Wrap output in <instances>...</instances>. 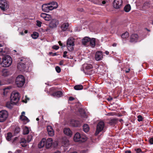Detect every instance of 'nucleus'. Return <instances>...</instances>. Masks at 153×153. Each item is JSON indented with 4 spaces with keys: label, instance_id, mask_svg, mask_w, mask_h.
Segmentation results:
<instances>
[{
    "label": "nucleus",
    "instance_id": "f257e3e1",
    "mask_svg": "<svg viewBox=\"0 0 153 153\" xmlns=\"http://www.w3.org/2000/svg\"><path fill=\"white\" fill-rule=\"evenodd\" d=\"M12 63V59L9 56H6L3 57L1 64L4 67H7L11 65Z\"/></svg>",
    "mask_w": 153,
    "mask_h": 153
},
{
    "label": "nucleus",
    "instance_id": "f03ea898",
    "mask_svg": "<svg viewBox=\"0 0 153 153\" xmlns=\"http://www.w3.org/2000/svg\"><path fill=\"white\" fill-rule=\"evenodd\" d=\"M32 138V136L31 135H29L28 136L27 140L24 138L16 137L13 140V142L16 143V141H19L20 143H29L31 141Z\"/></svg>",
    "mask_w": 153,
    "mask_h": 153
},
{
    "label": "nucleus",
    "instance_id": "7ed1b4c3",
    "mask_svg": "<svg viewBox=\"0 0 153 153\" xmlns=\"http://www.w3.org/2000/svg\"><path fill=\"white\" fill-rule=\"evenodd\" d=\"M20 96L19 93L17 92H13L10 97L11 102L14 104H16L19 100Z\"/></svg>",
    "mask_w": 153,
    "mask_h": 153
},
{
    "label": "nucleus",
    "instance_id": "20e7f679",
    "mask_svg": "<svg viewBox=\"0 0 153 153\" xmlns=\"http://www.w3.org/2000/svg\"><path fill=\"white\" fill-rule=\"evenodd\" d=\"M25 82L24 76L22 75L18 76L16 79V83L19 87H22Z\"/></svg>",
    "mask_w": 153,
    "mask_h": 153
},
{
    "label": "nucleus",
    "instance_id": "39448f33",
    "mask_svg": "<svg viewBox=\"0 0 153 153\" xmlns=\"http://www.w3.org/2000/svg\"><path fill=\"white\" fill-rule=\"evenodd\" d=\"M8 2L6 0H0V8L4 11L9 8Z\"/></svg>",
    "mask_w": 153,
    "mask_h": 153
},
{
    "label": "nucleus",
    "instance_id": "423d86ee",
    "mask_svg": "<svg viewBox=\"0 0 153 153\" xmlns=\"http://www.w3.org/2000/svg\"><path fill=\"white\" fill-rule=\"evenodd\" d=\"M8 115V112L5 110L0 111V122L4 121L7 119Z\"/></svg>",
    "mask_w": 153,
    "mask_h": 153
},
{
    "label": "nucleus",
    "instance_id": "0eeeda50",
    "mask_svg": "<svg viewBox=\"0 0 153 153\" xmlns=\"http://www.w3.org/2000/svg\"><path fill=\"white\" fill-rule=\"evenodd\" d=\"M27 60L25 59L21 60V62L19 63L17 65L18 69L21 71H24L26 68L25 61Z\"/></svg>",
    "mask_w": 153,
    "mask_h": 153
},
{
    "label": "nucleus",
    "instance_id": "6e6552de",
    "mask_svg": "<svg viewBox=\"0 0 153 153\" xmlns=\"http://www.w3.org/2000/svg\"><path fill=\"white\" fill-rule=\"evenodd\" d=\"M59 22L57 20L53 19L50 21L49 24V27L51 29H53L57 27L59 25Z\"/></svg>",
    "mask_w": 153,
    "mask_h": 153
},
{
    "label": "nucleus",
    "instance_id": "1a4fd4ad",
    "mask_svg": "<svg viewBox=\"0 0 153 153\" xmlns=\"http://www.w3.org/2000/svg\"><path fill=\"white\" fill-rule=\"evenodd\" d=\"M104 125V123L102 121H100L98 123L97 126L96 131L95 132L96 135H97L99 132L102 130Z\"/></svg>",
    "mask_w": 153,
    "mask_h": 153
},
{
    "label": "nucleus",
    "instance_id": "9d476101",
    "mask_svg": "<svg viewBox=\"0 0 153 153\" xmlns=\"http://www.w3.org/2000/svg\"><path fill=\"white\" fill-rule=\"evenodd\" d=\"M122 0H114L113 2V7L115 9H120L122 6Z\"/></svg>",
    "mask_w": 153,
    "mask_h": 153
},
{
    "label": "nucleus",
    "instance_id": "9b49d317",
    "mask_svg": "<svg viewBox=\"0 0 153 153\" xmlns=\"http://www.w3.org/2000/svg\"><path fill=\"white\" fill-rule=\"evenodd\" d=\"M103 54L101 51H98L96 52L95 54V59L97 61L101 60L103 58Z\"/></svg>",
    "mask_w": 153,
    "mask_h": 153
},
{
    "label": "nucleus",
    "instance_id": "f8f14e48",
    "mask_svg": "<svg viewBox=\"0 0 153 153\" xmlns=\"http://www.w3.org/2000/svg\"><path fill=\"white\" fill-rule=\"evenodd\" d=\"M70 124L74 127H79L81 125V122L78 120H72L71 121Z\"/></svg>",
    "mask_w": 153,
    "mask_h": 153
},
{
    "label": "nucleus",
    "instance_id": "ddd939ff",
    "mask_svg": "<svg viewBox=\"0 0 153 153\" xmlns=\"http://www.w3.org/2000/svg\"><path fill=\"white\" fill-rule=\"evenodd\" d=\"M62 94V92L61 91H58L54 92L51 95L54 97H61Z\"/></svg>",
    "mask_w": 153,
    "mask_h": 153
},
{
    "label": "nucleus",
    "instance_id": "4468645a",
    "mask_svg": "<svg viewBox=\"0 0 153 153\" xmlns=\"http://www.w3.org/2000/svg\"><path fill=\"white\" fill-rule=\"evenodd\" d=\"M90 38L88 37H85L82 39V43L84 45H87L89 44Z\"/></svg>",
    "mask_w": 153,
    "mask_h": 153
},
{
    "label": "nucleus",
    "instance_id": "2eb2a0df",
    "mask_svg": "<svg viewBox=\"0 0 153 153\" xmlns=\"http://www.w3.org/2000/svg\"><path fill=\"white\" fill-rule=\"evenodd\" d=\"M47 130L49 135L50 136H52L54 135V131L52 127L51 126H47Z\"/></svg>",
    "mask_w": 153,
    "mask_h": 153
},
{
    "label": "nucleus",
    "instance_id": "dca6fc26",
    "mask_svg": "<svg viewBox=\"0 0 153 153\" xmlns=\"http://www.w3.org/2000/svg\"><path fill=\"white\" fill-rule=\"evenodd\" d=\"M138 36L137 34H132L131 36L130 42H136L138 39Z\"/></svg>",
    "mask_w": 153,
    "mask_h": 153
},
{
    "label": "nucleus",
    "instance_id": "f3484780",
    "mask_svg": "<svg viewBox=\"0 0 153 153\" xmlns=\"http://www.w3.org/2000/svg\"><path fill=\"white\" fill-rule=\"evenodd\" d=\"M69 26L68 23H64L61 25L60 28L62 30L65 31L68 28Z\"/></svg>",
    "mask_w": 153,
    "mask_h": 153
},
{
    "label": "nucleus",
    "instance_id": "a211bd4d",
    "mask_svg": "<svg viewBox=\"0 0 153 153\" xmlns=\"http://www.w3.org/2000/svg\"><path fill=\"white\" fill-rule=\"evenodd\" d=\"M81 135L80 134L77 132L76 133L74 137V140L75 142H79L80 139Z\"/></svg>",
    "mask_w": 153,
    "mask_h": 153
},
{
    "label": "nucleus",
    "instance_id": "6ab92c4d",
    "mask_svg": "<svg viewBox=\"0 0 153 153\" xmlns=\"http://www.w3.org/2000/svg\"><path fill=\"white\" fill-rule=\"evenodd\" d=\"M74 39L72 37L69 38L67 42V45L69 46L74 45Z\"/></svg>",
    "mask_w": 153,
    "mask_h": 153
},
{
    "label": "nucleus",
    "instance_id": "aec40b11",
    "mask_svg": "<svg viewBox=\"0 0 153 153\" xmlns=\"http://www.w3.org/2000/svg\"><path fill=\"white\" fill-rule=\"evenodd\" d=\"M48 3L43 4L42 6V10L46 12H48L49 11V6Z\"/></svg>",
    "mask_w": 153,
    "mask_h": 153
},
{
    "label": "nucleus",
    "instance_id": "412c9836",
    "mask_svg": "<svg viewBox=\"0 0 153 153\" xmlns=\"http://www.w3.org/2000/svg\"><path fill=\"white\" fill-rule=\"evenodd\" d=\"M79 111L82 117L85 118H87V116L83 109L81 108H79Z\"/></svg>",
    "mask_w": 153,
    "mask_h": 153
},
{
    "label": "nucleus",
    "instance_id": "4be33fe9",
    "mask_svg": "<svg viewBox=\"0 0 153 153\" xmlns=\"http://www.w3.org/2000/svg\"><path fill=\"white\" fill-rule=\"evenodd\" d=\"M64 134L68 136H71L72 132L69 128H65L63 131Z\"/></svg>",
    "mask_w": 153,
    "mask_h": 153
},
{
    "label": "nucleus",
    "instance_id": "5701e85b",
    "mask_svg": "<svg viewBox=\"0 0 153 153\" xmlns=\"http://www.w3.org/2000/svg\"><path fill=\"white\" fill-rule=\"evenodd\" d=\"M105 0H94V4H97L101 5V2L102 4H105L106 3Z\"/></svg>",
    "mask_w": 153,
    "mask_h": 153
},
{
    "label": "nucleus",
    "instance_id": "b1692460",
    "mask_svg": "<svg viewBox=\"0 0 153 153\" xmlns=\"http://www.w3.org/2000/svg\"><path fill=\"white\" fill-rule=\"evenodd\" d=\"M151 6V3L150 1H147L144 3L143 7L144 9H146L149 8Z\"/></svg>",
    "mask_w": 153,
    "mask_h": 153
},
{
    "label": "nucleus",
    "instance_id": "393cba45",
    "mask_svg": "<svg viewBox=\"0 0 153 153\" xmlns=\"http://www.w3.org/2000/svg\"><path fill=\"white\" fill-rule=\"evenodd\" d=\"M10 74L9 71L7 69H3L2 71V75L4 76L9 75Z\"/></svg>",
    "mask_w": 153,
    "mask_h": 153
},
{
    "label": "nucleus",
    "instance_id": "a878e982",
    "mask_svg": "<svg viewBox=\"0 0 153 153\" xmlns=\"http://www.w3.org/2000/svg\"><path fill=\"white\" fill-rule=\"evenodd\" d=\"M95 39L94 38H92V39L90 38V40L89 41L90 45L92 48H94L95 45Z\"/></svg>",
    "mask_w": 153,
    "mask_h": 153
},
{
    "label": "nucleus",
    "instance_id": "bb28decb",
    "mask_svg": "<svg viewBox=\"0 0 153 153\" xmlns=\"http://www.w3.org/2000/svg\"><path fill=\"white\" fill-rule=\"evenodd\" d=\"M118 121V119L113 118L111 119L109 122V124L111 125H113L116 124Z\"/></svg>",
    "mask_w": 153,
    "mask_h": 153
},
{
    "label": "nucleus",
    "instance_id": "cd10ccee",
    "mask_svg": "<svg viewBox=\"0 0 153 153\" xmlns=\"http://www.w3.org/2000/svg\"><path fill=\"white\" fill-rule=\"evenodd\" d=\"M83 127V130L85 132H87L89 130V127L88 125L85 124Z\"/></svg>",
    "mask_w": 153,
    "mask_h": 153
},
{
    "label": "nucleus",
    "instance_id": "c85d7f7f",
    "mask_svg": "<svg viewBox=\"0 0 153 153\" xmlns=\"http://www.w3.org/2000/svg\"><path fill=\"white\" fill-rule=\"evenodd\" d=\"M20 119L24 121L28 122L29 121V120L28 118L25 116L21 115L20 116Z\"/></svg>",
    "mask_w": 153,
    "mask_h": 153
},
{
    "label": "nucleus",
    "instance_id": "c756f323",
    "mask_svg": "<svg viewBox=\"0 0 153 153\" xmlns=\"http://www.w3.org/2000/svg\"><path fill=\"white\" fill-rule=\"evenodd\" d=\"M13 105H16V104H14L13 103H12V102H11V101L10 102H7L6 106L9 109H11L13 107Z\"/></svg>",
    "mask_w": 153,
    "mask_h": 153
},
{
    "label": "nucleus",
    "instance_id": "7c9ffc66",
    "mask_svg": "<svg viewBox=\"0 0 153 153\" xmlns=\"http://www.w3.org/2000/svg\"><path fill=\"white\" fill-rule=\"evenodd\" d=\"M83 88V86L81 85H76L74 87V89L76 90H81Z\"/></svg>",
    "mask_w": 153,
    "mask_h": 153
},
{
    "label": "nucleus",
    "instance_id": "2f4dec72",
    "mask_svg": "<svg viewBox=\"0 0 153 153\" xmlns=\"http://www.w3.org/2000/svg\"><path fill=\"white\" fill-rule=\"evenodd\" d=\"M124 10L126 12H128L131 9V7L129 4L126 5L124 8Z\"/></svg>",
    "mask_w": 153,
    "mask_h": 153
},
{
    "label": "nucleus",
    "instance_id": "473e14b6",
    "mask_svg": "<svg viewBox=\"0 0 153 153\" xmlns=\"http://www.w3.org/2000/svg\"><path fill=\"white\" fill-rule=\"evenodd\" d=\"M87 140V137L85 136H81L79 142L83 143Z\"/></svg>",
    "mask_w": 153,
    "mask_h": 153
},
{
    "label": "nucleus",
    "instance_id": "72a5a7b5",
    "mask_svg": "<svg viewBox=\"0 0 153 153\" xmlns=\"http://www.w3.org/2000/svg\"><path fill=\"white\" fill-rule=\"evenodd\" d=\"M128 33L126 32L122 35L121 37L123 39H126L128 37Z\"/></svg>",
    "mask_w": 153,
    "mask_h": 153
},
{
    "label": "nucleus",
    "instance_id": "f704fd0d",
    "mask_svg": "<svg viewBox=\"0 0 153 153\" xmlns=\"http://www.w3.org/2000/svg\"><path fill=\"white\" fill-rule=\"evenodd\" d=\"M48 5H52L55 8H57L58 7V4L57 2H56L52 1L50 3H48Z\"/></svg>",
    "mask_w": 153,
    "mask_h": 153
},
{
    "label": "nucleus",
    "instance_id": "c9c22d12",
    "mask_svg": "<svg viewBox=\"0 0 153 153\" xmlns=\"http://www.w3.org/2000/svg\"><path fill=\"white\" fill-rule=\"evenodd\" d=\"M29 131L28 128L25 126L23 130V134H27L29 133Z\"/></svg>",
    "mask_w": 153,
    "mask_h": 153
},
{
    "label": "nucleus",
    "instance_id": "e433bc0d",
    "mask_svg": "<svg viewBox=\"0 0 153 153\" xmlns=\"http://www.w3.org/2000/svg\"><path fill=\"white\" fill-rule=\"evenodd\" d=\"M39 34L36 32H34L31 35L32 37L34 39H36L38 36Z\"/></svg>",
    "mask_w": 153,
    "mask_h": 153
},
{
    "label": "nucleus",
    "instance_id": "4c0bfd02",
    "mask_svg": "<svg viewBox=\"0 0 153 153\" xmlns=\"http://www.w3.org/2000/svg\"><path fill=\"white\" fill-rule=\"evenodd\" d=\"M62 142L63 143H69V140L66 137H64L62 139Z\"/></svg>",
    "mask_w": 153,
    "mask_h": 153
},
{
    "label": "nucleus",
    "instance_id": "58836bf2",
    "mask_svg": "<svg viewBox=\"0 0 153 153\" xmlns=\"http://www.w3.org/2000/svg\"><path fill=\"white\" fill-rule=\"evenodd\" d=\"M93 66L91 64H87L85 66V68L87 70H89L93 68Z\"/></svg>",
    "mask_w": 153,
    "mask_h": 153
},
{
    "label": "nucleus",
    "instance_id": "ea45409f",
    "mask_svg": "<svg viewBox=\"0 0 153 153\" xmlns=\"http://www.w3.org/2000/svg\"><path fill=\"white\" fill-rule=\"evenodd\" d=\"M74 46V45L69 46L67 45V47L68 50L70 51H73L74 49V48L73 47V46Z\"/></svg>",
    "mask_w": 153,
    "mask_h": 153
},
{
    "label": "nucleus",
    "instance_id": "a19ab883",
    "mask_svg": "<svg viewBox=\"0 0 153 153\" xmlns=\"http://www.w3.org/2000/svg\"><path fill=\"white\" fill-rule=\"evenodd\" d=\"M12 137V134L10 132H9L7 134V136L6 139L8 140H10L11 138Z\"/></svg>",
    "mask_w": 153,
    "mask_h": 153
},
{
    "label": "nucleus",
    "instance_id": "79ce46f5",
    "mask_svg": "<svg viewBox=\"0 0 153 153\" xmlns=\"http://www.w3.org/2000/svg\"><path fill=\"white\" fill-rule=\"evenodd\" d=\"M52 19L51 16L50 15L47 14L45 20L47 21H50Z\"/></svg>",
    "mask_w": 153,
    "mask_h": 153
},
{
    "label": "nucleus",
    "instance_id": "37998d69",
    "mask_svg": "<svg viewBox=\"0 0 153 153\" xmlns=\"http://www.w3.org/2000/svg\"><path fill=\"white\" fill-rule=\"evenodd\" d=\"M20 128L18 127H16L15 129L14 132L15 134H18L20 131Z\"/></svg>",
    "mask_w": 153,
    "mask_h": 153
},
{
    "label": "nucleus",
    "instance_id": "c03bdc74",
    "mask_svg": "<svg viewBox=\"0 0 153 153\" xmlns=\"http://www.w3.org/2000/svg\"><path fill=\"white\" fill-rule=\"evenodd\" d=\"M53 140L51 138H49L46 140V143H53Z\"/></svg>",
    "mask_w": 153,
    "mask_h": 153
},
{
    "label": "nucleus",
    "instance_id": "a18cd8bd",
    "mask_svg": "<svg viewBox=\"0 0 153 153\" xmlns=\"http://www.w3.org/2000/svg\"><path fill=\"white\" fill-rule=\"evenodd\" d=\"M135 151L137 153H143V152L140 148L135 149Z\"/></svg>",
    "mask_w": 153,
    "mask_h": 153
},
{
    "label": "nucleus",
    "instance_id": "49530a36",
    "mask_svg": "<svg viewBox=\"0 0 153 153\" xmlns=\"http://www.w3.org/2000/svg\"><path fill=\"white\" fill-rule=\"evenodd\" d=\"M47 15V14L45 13H42L40 15V16L45 19Z\"/></svg>",
    "mask_w": 153,
    "mask_h": 153
},
{
    "label": "nucleus",
    "instance_id": "de8ad7c7",
    "mask_svg": "<svg viewBox=\"0 0 153 153\" xmlns=\"http://www.w3.org/2000/svg\"><path fill=\"white\" fill-rule=\"evenodd\" d=\"M138 121L139 122L142 121L143 117L141 115H139L137 116Z\"/></svg>",
    "mask_w": 153,
    "mask_h": 153
},
{
    "label": "nucleus",
    "instance_id": "09e8293b",
    "mask_svg": "<svg viewBox=\"0 0 153 153\" xmlns=\"http://www.w3.org/2000/svg\"><path fill=\"white\" fill-rule=\"evenodd\" d=\"M55 69L56 70V71H57V72L59 73L61 71V68H60L59 66H56L55 68Z\"/></svg>",
    "mask_w": 153,
    "mask_h": 153
},
{
    "label": "nucleus",
    "instance_id": "8fccbe9b",
    "mask_svg": "<svg viewBox=\"0 0 153 153\" xmlns=\"http://www.w3.org/2000/svg\"><path fill=\"white\" fill-rule=\"evenodd\" d=\"M36 23H37L36 25L38 26L39 27H41L42 23L41 22H40L38 20H37V21H36Z\"/></svg>",
    "mask_w": 153,
    "mask_h": 153
},
{
    "label": "nucleus",
    "instance_id": "3c124183",
    "mask_svg": "<svg viewBox=\"0 0 153 153\" xmlns=\"http://www.w3.org/2000/svg\"><path fill=\"white\" fill-rule=\"evenodd\" d=\"M45 147L47 149H48L50 148L52 146L53 144H45Z\"/></svg>",
    "mask_w": 153,
    "mask_h": 153
},
{
    "label": "nucleus",
    "instance_id": "603ef678",
    "mask_svg": "<svg viewBox=\"0 0 153 153\" xmlns=\"http://www.w3.org/2000/svg\"><path fill=\"white\" fill-rule=\"evenodd\" d=\"M45 142L46 143V140L45 138H43L41 140L39 143H44Z\"/></svg>",
    "mask_w": 153,
    "mask_h": 153
},
{
    "label": "nucleus",
    "instance_id": "864d4df0",
    "mask_svg": "<svg viewBox=\"0 0 153 153\" xmlns=\"http://www.w3.org/2000/svg\"><path fill=\"white\" fill-rule=\"evenodd\" d=\"M45 144H38V147L39 149H41L44 146Z\"/></svg>",
    "mask_w": 153,
    "mask_h": 153
},
{
    "label": "nucleus",
    "instance_id": "5fc2aeb1",
    "mask_svg": "<svg viewBox=\"0 0 153 153\" xmlns=\"http://www.w3.org/2000/svg\"><path fill=\"white\" fill-rule=\"evenodd\" d=\"M52 48L54 49L57 50L59 48V47L58 46L54 45L52 47Z\"/></svg>",
    "mask_w": 153,
    "mask_h": 153
},
{
    "label": "nucleus",
    "instance_id": "6e6d98bb",
    "mask_svg": "<svg viewBox=\"0 0 153 153\" xmlns=\"http://www.w3.org/2000/svg\"><path fill=\"white\" fill-rule=\"evenodd\" d=\"M49 10H53L54 9H56V8H55V7L53 6V5H51L49 6Z\"/></svg>",
    "mask_w": 153,
    "mask_h": 153
},
{
    "label": "nucleus",
    "instance_id": "4d7b16f0",
    "mask_svg": "<svg viewBox=\"0 0 153 153\" xmlns=\"http://www.w3.org/2000/svg\"><path fill=\"white\" fill-rule=\"evenodd\" d=\"M25 97H26V100H22V102H25V103H26L27 102V100H29V98L27 97L26 96H25Z\"/></svg>",
    "mask_w": 153,
    "mask_h": 153
},
{
    "label": "nucleus",
    "instance_id": "13d9d810",
    "mask_svg": "<svg viewBox=\"0 0 153 153\" xmlns=\"http://www.w3.org/2000/svg\"><path fill=\"white\" fill-rule=\"evenodd\" d=\"M150 143H153V137L151 138L149 140Z\"/></svg>",
    "mask_w": 153,
    "mask_h": 153
},
{
    "label": "nucleus",
    "instance_id": "bf43d9fd",
    "mask_svg": "<svg viewBox=\"0 0 153 153\" xmlns=\"http://www.w3.org/2000/svg\"><path fill=\"white\" fill-rule=\"evenodd\" d=\"M67 53V51H65L64 52L63 57H65L66 56V54Z\"/></svg>",
    "mask_w": 153,
    "mask_h": 153
},
{
    "label": "nucleus",
    "instance_id": "052dcab7",
    "mask_svg": "<svg viewBox=\"0 0 153 153\" xmlns=\"http://www.w3.org/2000/svg\"><path fill=\"white\" fill-rule=\"evenodd\" d=\"M74 99V98L72 97H71L69 98V100L70 101H73Z\"/></svg>",
    "mask_w": 153,
    "mask_h": 153
},
{
    "label": "nucleus",
    "instance_id": "680f3d73",
    "mask_svg": "<svg viewBox=\"0 0 153 153\" xmlns=\"http://www.w3.org/2000/svg\"><path fill=\"white\" fill-rule=\"evenodd\" d=\"M21 146L23 147H25L27 146V144H21Z\"/></svg>",
    "mask_w": 153,
    "mask_h": 153
},
{
    "label": "nucleus",
    "instance_id": "e2e57ef3",
    "mask_svg": "<svg viewBox=\"0 0 153 153\" xmlns=\"http://www.w3.org/2000/svg\"><path fill=\"white\" fill-rule=\"evenodd\" d=\"M21 151L20 150H16V153H20Z\"/></svg>",
    "mask_w": 153,
    "mask_h": 153
},
{
    "label": "nucleus",
    "instance_id": "0e129e2a",
    "mask_svg": "<svg viewBox=\"0 0 153 153\" xmlns=\"http://www.w3.org/2000/svg\"><path fill=\"white\" fill-rule=\"evenodd\" d=\"M45 31L48 32H50V29L48 28H47L45 30Z\"/></svg>",
    "mask_w": 153,
    "mask_h": 153
},
{
    "label": "nucleus",
    "instance_id": "69168bd1",
    "mask_svg": "<svg viewBox=\"0 0 153 153\" xmlns=\"http://www.w3.org/2000/svg\"><path fill=\"white\" fill-rule=\"evenodd\" d=\"M58 43L59 44V45L60 46H62V44L61 43V42L60 41H59L58 42Z\"/></svg>",
    "mask_w": 153,
    "mask_h": 153
},
{
    "label": "nucleus",
    "instance_id": "338daca9",
    "mask_svg": "<svg viewBox=\"0 0 153 153\" xmlns=\"http://www.w3.org/2000/svg\"><path fill=\"white\" fill-rule=\"evenodd\" d=\"M125 153H131V152L130 150H127L125 152Z\"/></svg>",
    "mask_w": 153,
    "mask_h": 153
},
{
    "label": "nucleus",
    "instance_id": "774afa93",
    "mask_svg": "<svg viewBox=\"0 0 153 153\" xmlns=\"http://www.w3.org/2000/svg\"><path fill=\"white\" fill-rule=\"evenodd\" d=\"M57 55V53H53L52 55V56H56Z\"/></svg>",
    "mask_w": 153,
    "mask_h": 153
}]
</instances>
